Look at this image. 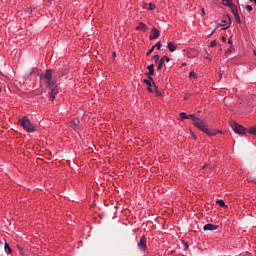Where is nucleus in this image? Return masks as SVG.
<instances>
[{
    "label": "nucleus",
    "instance_id": "nucleus-1",
    "mask_svg": "<svg viewBox=\"0 0 256 256\" xmlns=\"http://www.w3.org/2000/svg\"><path fill=\"white\" fill-rule=\"evenodd\" d=\"M180 119H192L194 126L197 127L200 131L208 135L209 137H213L215 135H218V133H223L221 130L217 129H210L209 125L207 124V121L203 119L202 117L196 116L195 114H189L185 112L180 113Z\"/></svg>",
    "mask_w": 256,
    "mask_h": 256
},
{
    "label": "nucleus",
    "instance_id": "nucleus-2",
    "mask_svg": "<svg viewBox=\"0 0 256 256\" xmlns=\"http://www.w3.org/2000/svg\"><path fill=\"white\" fill-rule=\"evenodd\" d=\"M46 86L48 87V89H50V91L48 92L49 100L55 101V98L59 94V88H57L55 80H53V78H51L50 80H46Z\"/></svg>",
    "mask_w": 256,
    "mask_h": 256
},
{
    "label": "nucleus",
    "instance_id": "nucleus-3",
    "mask_svg": "<svg viewBox=\"0 0 256 256\" xmlns=\"http://www.w3.org/2000/svg\"><path fill=\"white\" fill-rule=\"evenodd\" d=\"M19 123L21 127L26 131L27 133H35V125L31 123V120H29V117L23 116L19 119Z\"/></svg>",
    "mask_w": 256,
    "mask_h": 256
},
{
    "label": "nucleus",
    "instance_id": "nucleus-4",
    "mask_svg": "<svg viewBox=\"0 0 256 256\" xmlns=\"http://www.w3.org/2000/svg\"><path fill=\"white\" fill-rule=\"evenodd\" d=\"M232 129H233L234 133H237L238 135H244V133H245V127H243V125H240L237 122H234L232 124Z\"/></svg>",
    "mask_w": 256,
    "mask_h": 256
},
{
    "label": "nucleus",
    "instance_id": "nucleus-5",
    "mask_svg": "<svg viewBox=\"0 0 256 256\" xmlns=\"http://www.w3.org/2000/svg\"><path fill=\"white\" fill-rule=\"evenodd\" d=\"M144 83L147 85L148 87V91L150 93H153V89L155 88V82L153 81V78L151 76L148 77V79H144Z\"/></svg>",
    "mask_w": 256,
    "mask_h": 256
},
{
    "label": "nucleus",
    "instance_id": "nucleus-6",
    "mask_svg": "<svg viewBox=\"0 0 256 256\" xmlns=\"http://www.w3.org/2000/svg\"><path fill=\"white\" fill-rule=\"evenodd\" d=\"M138 248L140 249V251H147V237L142 236L140 238V241L138 242Z\"/></svg>",
    "mask_w": 256,
    "mask_h": 256
},
{
    "label": "nucleus",
    "instance_id": "nucleus-7",
    "mask_svg": "<svg viewBox=\"0 0 256 256\" xmlns=\"http://www.w3.org/2000/svg\"><path fill=\"white\" fill-rule=\"evenodd\" d=\"M231 26V18L226 17L224 20L221 21V23L217 24V27H223L222 29H229Z\"/></svg>",
    "mask_w": 256,
    "mask_h": 256
},
{
    "label": "nucleus",
    "instance_id": "nucleus-8",
    "mask_svg": "<svg viewBox=\"0 0 256 256\" xmlns=\"http://www.w3.org/2000/svg\"><path fill=\"white\" fill-rule=\"evenodd\" d=\"M160 36H161V32L155 26H152L151 34L149 36L150 41H153Z\"/></svg>",
    "mask_w": 256,
    "mask_h": 256
},
{
    "label": "nucleus",
    "instance_id": "nucleus-9",
    "mask_svg": "<svg viewBox=\"0 0 256 256\" xmlns=\"http://www.w3.org/2000/svg\"><path fill=\"white\" fill-rule=\"evenodd\" d=\"M70 127H72L74 131H79V129H81V121H79V118H75L72 122H70Z\"/></svg>",
    "mask_w": 256,
    "mask_h": 256
},
{
    "label": "nucleus",
    "instance_id": "nucleus-10",
    "mask_svg": "<svg viewBox=\"0 0 256 256\" xmlns=\"http://www.w3.org/2000/svg\"><path fill=\"white\" fill-rule=\"evenodd\" d=\"M231 11H232V14L235 18V21L240 24L241 23V17H239V10L237 9V6H233Z\"/></svg>",
    "mask_w": 256,
    "mask_h": 256
},
{
    "label": "nucleus",
    "instance_id": "nucleus-11",
    "mask_svg": "<svg viewBox=\"0 0 256 256\" xmlns=\"http://www.w3.org/2000/svg\"><path fill=\"white\" fill-rule=\"evenodd\" d=\"M222 5L230 7L231 11H233V7H237V5L233 3V0H222Z\"/></svg>",
    "mask_w": 256,
    "mask_h": 256
},
{
    "label": "nucleus",
    "instance_id": "nucleus-12",
    "mask_svg": "<svg viewBox=\"0 0 256 256\" xmlns=\"http://www.w3.org/2000/svg\"><path fill=\"white\" fill-rule=\"evenodd\" d=\"M136 31H147V25L143 22H139L138 25L135 27Z\"/></svg>",
    "mask_w": 256,
    "mask_h": 256
},
{
    "label": "nucleus",
    "instance_id": "nucleus-13",
    "mask_svg": "<svg viewBox=\"0 0 256 256\" xmlns=\"http://www.w3.org/2000/svg\"><path fill=\"white\" fill-rule=\"evenodd\" d=\"M218 226L215 224H206L204 226V231H217Z\"/></svg>",
    "mask_w": 256,
    "mask_h": 256
},
{
    "label": "nucleus",
    "instance_id": "nucleus-14",
    "mask_svg": "<svg viewBox=\"0 0 256 256\" xmlns=\"http://www.w3.org/2000/svg\"><path fill=\"white\" fill-rule=\"evenodd\" d=\"M163 65H165V58H161L157 63V71L161 72V69H163Z\"/></svg>",
    "mask_w": 256,
    "mask_h": 256
},
{
    "label": "nucleus",
    "instance_id": "nucleus-15",
    "mask_svg": "<svg viewBox=\"0 0 256 256\" xmlns=\"http://www.w3.org/2000/svg\"><path fill=\"white\" fill-rule=\"evenodd\" d=\"M168 49L170 53H174V51H177V44L173 42H169Z\"/></svg>",
    "mask_w": 256,
    "mask_h": 256
},
{
    "label": "nucleus",
    "instance_id": "nucleus-16",
    "mask_svg": "<svg viewBox=\"0 0 256 256\" xmlns=\"http://www.w3.org/2000/svg\"><path fill=\"white\" fill-rule=\"evenodd\" d=\"M44 79H46V81L53 79V70H51V69L47 70L45 72Z\"/></svg>",
    "mask_w": 256,
    "mask_h": 256
},
{
    "label": "nucleus",
    "instance_id": "nucleus-17",
    "mask_svg": "<svg viewBox=\"0 0 256 256\" xmlns=\"http://www.w3.org/2000/svg\"><path fill=\"white\" fill-rule=\"evenodd\" d=\"M154 67H155V65H153V64H151V65H149V66L147 67V69H148V75H150V77L153 76V75H155V69H154Z\"/></svg>",
    "mask_w": 256,
    "mask_h": 256
},
{
    "label": "nucleus",
    "instance_id": "nucleus-18",
    "mask_svg": "<svg viewBox=\"0 0 256 256\" xmlns=\"http://www.w3.org/2000/svg\"><path fill=\"white\" fill-rule=\"evenodd\" d=\"M153 93H156L157 97H161V92L159 91L157 85H154Z\"/></svg>",
    "mask_w": 256,
    "mask_h": 256
},
{
    "label": "nucleus",
    "instance_id": "nucleus-19",
    "mask_svg": "<svg viewBox=\"0 0 256 256\" xmlns=\"http://www.w3.org/2000/svg\"><path fill=\"white\" fill-rule=\"evenodd\" d=\"M248 133H250V135H256V126H251Z\"/></svg>",
    "mask_w": 256,
    "mask_h": 256
},
{
    "label": "nucleus",
    "instance_id": "nucleus-20",
    "mask_svg": "<svg viewBox=\"0 0 256 256\" xmlns=\"http://www.w3.org/2000/svg\"><path fill=\"white\" fill-rule=\"evenodd\" d=\"M4 249L6 251V253H13V250L11 249V246H9L7 243H5Z\"/></svg>",
    "mask_w": 256,
    "mask_h": 256
},
{
    "label": "nucleus",
    "instance_id": "nucleus-21",
    "mask_svg": "<svg viewBox=\"0 0 256 256\" xmlns=\"http://www.w3.org/2000/svg\"><path fill=\"white\" fill-rule=\"evenodd\" d=\"M156 7H157V6L155 5V3L150 2V3H149V6H148V10H149V11H153L154 9H156Z\"/></svg>",
    "mask_w": 256,
    "mask_h": 256
},
{
    "label": "nucleus",
    "instance_id": "nucleus-22",
    "mask_svg": "<svg viewBox=\"0 0 256 256\" xmlns=\"http://www.w3.org/2000/svg\"><path fill=\"white\" fill-rule=\"evenodd\" d=\"M189 77H190V79H197V74L195 73V71H191L189 73Z\"/></svg>",
    "mask_w": 256,
    "mask_h": 256
},
{
    "label": "nucleus",
    "instance_id": "nucleus-23",
    "mask_svg": "<svg viewBox=\"0 0 256 256\" xmlns=\"http://www.w3.org/2000/svg\"><path fill=\"white\" fill-rule=\"evenodd\" d=\"M216 203H217L220 207H227V205H225V201H223V200H218Z\"/></svg>",
    "mask_w": 256,
    "mask_h": 256
},
{
    "label": "nucleus",
    "instance_id": "nucleus-24",
    "mask_svg": "<svg viewBox=\"0 0 256 256\" xmlns=\"http://www.w3.org/2000/svg\"><path fill=\"white\" fill-rule=\"evenodd\" d=\"M153 51H155V46H153L151 49L148 50V52L146 53L147 57H149V55H151Z\"/></svg>",
    "mask_w": 256,
    "mask_h": 256
},
{
    "label": "nucleus",
    "instance_id": "nucleus-25",
    "mask_svg": "<svg viewBox=\"0 0 256 256\" xmlns=\"http://www.w3.org/2000/svg\"><path fill=\"white\" fill-rule=\"evenodd\" d=\"M159 59H160L159 54H156L153 56V60L156 61V63L160 61Z\"/></svg>",
    "mask_w": 256,
    "mask_h": 256
},
{
    "label": "nucleus",
    "instance_id": "nucleus-26",
    "mask_svg": "<svg viewBox=\"0 0 256 256\" xmlns=\"http://www.w3.org/2000/svg\"><path fill=\"white\" fill-rule=\"evenodd\" d=\"M162 59H164V62L166 61V63H169V61H171V58L167 56H163Z\"/></svg>",
    "mask_w": 256,
    "mask_h": 256
},
{
    "label": "nucleus",
    "instance_id": "nucleus-27",
    "mask_svg": "<svg viewBox=\"0 0 256 256\" xmlns=\"http://www.w3.org/2000/svg\"><path fill=\"white\" fill-rule=\"evenodd\" d=\"M154 47H157V49L159 51L162 47L161 42L156 43V45H154Z\"/></svg>",
    "mask_w": 256,
    "mask_h": 256
},
{
    "label": "nucleus",
    "instance_id": "nucleus-28",
    "mask_svg": "<svg viewBox=\"0 0 256 256\" xmlns=\"http://www.w3.org/2000/svg\"><path fill=\"white\" fill-rule=\"evenodd\" d=\"M246 9H247V11L251 12V11H253V6L247 5V6H246Z\"/></svg>",
    "mask_w": 256,
    "mask_h": 256
},
{
    "label": "nucleus",
    "instance_id": "nucleus-29",
    "mask_svg": "<svg viewBox=\"0 0 256 256\" xmlns=\"http://www.w3.org/2000/svg\"><path fill=\"white\" fill-rule=\"evenodd\" d=\"M217 46V41H212L211 43H210V47H216Z\"/></svg>",
    "mask_w": 256,
    "mask_h": 256
},
{
    "label": "nucleus",
    "instance_id": "nucleus-30",
    "mask_svg": "<svg viewBox=\"0 0 256 256\" xmlns=\"http://www.w3.org/2000/svg\"><path fill=\"white\" fill-rule=\"evenodd\" d=\"M233 51V46H230L229 48H228V50L226 51V53H231Z\"/></svg>",
    "mask_w": 256,
    "mask_h": 256
},
{
    "label": "nucleus",
    "instance_id": "nucleus-31",
    "mask_svg": "<svg viewBox=\"0 0 256 256\" xmlns=\"http://www.w3.org/2000/svg\"><path fill=\"white\" fill-rule=\"evenodd\" d=\"M211 169V166L209 165V164H206V165H204L203 167H202V169Z\"/></svg>",
    "mask_w": 256,
    "mask_h": 256
},
{
    "label": "nucleus",
    "instance_id": "nucleus-32",
    "mask_svg": "<svg viewBox=\"0 0 256 256\" xmlns=\"http://www.w3.org/2000/svg\"><path fill=\"white\" fill-rule=\"evenodd\" d=\"M225 73V71H223V70H220V72H219V77H220V79H221V77H223V74Z\"/></svg>",
    "mask_w": 256,
    "mask_h": 256
},
{
    "label": "nucleus",
    "instance_id": "nucleus-33",
    "mask_svg": "<svg viewBox=\"0 0 256 256\" xmlns=\"http://www.w3.org/2000/svg\"><path fill=\"white\" fill-rule=\"evenodd\" d=\"M218 29H219V27H217V25H216V27L212 30L211 35H213V33H215V31H217Z\"/></svg>",
    "mask_w": 256,
    "mask_h": 256
},
{
    "label": "nucleus",
    "instance_id": "nucleus-34",
    "mask_svg": "<svg viewBox=\"0 0 256 256\" xmlns=\"http://www.w3.org/2000/svg\"><path fill=\"white\" fill-rule=\"evenodd\" d=\"M228 44L233 45V40L231 38L228 39Z\"/></svg>",
    "mask_w": 256,
    "mask_h": 256
},
{
    "label": "nucleus",
    "instance_id": "nucleus-35",
    "mask_svg": "<svg viewBox=\"0 0 256 256\" xmlns=\"http://www.w3.org/2000/svg\"><path fill=\"white\" fill-rule=\"evenodd\" d=\"M181 67H187V63H186V62H183V63L181 64Z\"/></svg>",
    "mask_w": 256,
    "mask_h": 256
},
{
    "label": "nucleus",
    "instance_id": "nucleus-36",
    "mask_svg": "<svg viewBox=\"0 0 256 256\" xmlns=\"http://www.w3.org/2000/svg\"><path fill=\"white\" fill-rule=\"evenodd\" d=\"M251 2H253L254 1V3L256 4V0H250Z\"/></svg>",
    "mask_w": 256,
    "mask_h": 256
},
{
    "label": "nucleus",
    "instance_id": "nucleus-37",
    "mask_svg": "<svg viewBox=\"0 0 256 256\" xmlns=\"http://www.w3.org/2000/svg\"><path fill=\"white\" fill-rule=\"evenodd\" d=\"M189 248V245L186 244V249Z\"/></svg>",
    "mask_w": 256,
    "mask_h": 256
},
{
    "label": "nucleus",
    "instance_id": "nucleus-38",
    "mask_svg": "<svg viewBox=\"0 0 256 256\" xmlns=\"http://www.w3.org/2000/svg\"><path fill=\"white\" fill-rule=\"evenodd\" d=\"M223 41H225V37H222Z\"/></svg>",
    "mask_w": 256,
    "mask_h": 256
},
{
    "label": "nucleus",
    "instance_id": "nucleus-39",
    "mask_svg": "<svg viewBox=\"0 0 256 256\" xmlns=\"http://www.w3.org/2000/svg\"><path fill=\"white\" fill-rule=\"evenodd\" d=\"M49 1H55V0H49Z\"/></svg>",
    "mask_w": 256,
    "mask_h": 256
},
{
    "label": "nucleus",
    "instance_id": "nucleus-40",
    "mask_svg": "<svg viewBox=\"0 0 256 256\" xmlns=\"http://www.w3.org/2000/svg\"><path fill=\"white\" fill-rule=\"evenodd\" d=\"M113 55L115 56V52L113 53Z\"/></svg>",
    "mask_w": 256,
    "mask_h": 256
}]
</instances>
